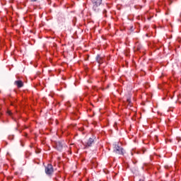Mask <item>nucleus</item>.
Returning <instances> with one entry per match:
<instances>
[{"mask_svg":"<svg viewBox=\"0 0 181 181\" xmlns=\"http://www.w3.org/2000/svg\"><path fill=\"white\" fill-rule=\"evenodd\" d=\"M104 172H105V173H110V171H108V170H104Z\"/></svg>","mask_w":181,"mask_h":181,"instance_id":"nucleus-14","label":"nucleus"},{"mask_svg":"<svg viewBox=\"0 0 181 181\" xmlns=\"http://www.w3.org/2000/svg\"><path fill=\"white\" fill-rule=\"evenodd\" d=\"M113 152L118 155H124V148L119 146L118 144H115L113 148Z\"/></svg>","mask_w":181,"mask_h":181,"instance_id":"nucleus-2","label":"nucleus"},{"mask_svg":"<svg viewBox=\"0 0 181 181\" xmlns=\"http://www.w3.org/2000/svg\"><path fill=\"white\" fill-rule=\"evenodd\" d=\"M53 172H54L53 169V165L52 164H47V165L45 167L46 175L50 176V175L53 174Z\"/></svg>","mask_w":181,"mask_h":181,"instance_id":"nucleus-3","label":"nucleus"},{"mask_svg":"<svg viewBox=\"0 0 181 181\" xmlns=\"http://www.w3.org/2000/svg\"><path fill=\"white\" fill-rule=\"evenodd\" d=\"M127 102L128 103V105H131V98H128Z\"/></svg>","mask_w":181,"mask_h":181,"instance_id":"nucleus-10","label":"nucleus"},{"mask_svg":"<svg viewBox=\"0 0 181 181\" xmlns=\"http://www.w3.org/2000/svg\"><path fill=\"white\" fill-rule=\"evenodd\" d=\"M14 84H16L18 88H21V87L23 86V82L21 80H18V81H16L14 82Z\"/></svg>","mask_w":181,"mask_h":181,"instance_id":"nucleus-5","label":"nucleus"},{"mask_svg":"<svg viewBox=\"0 0 181 181\" xmlns=\"http://www.w3.org/2000/svg\"><path fill=\"white\" fill-rule=\"evenodd\" d=\"M40 152H41V150H40V149L36 148V150H35V153H40Z\"/></svg>","mask_w":181,"mask_h":181,"instance_id":"nucleus-12","label":"nucleus"},{"mask_svg":"<svg viewBox=\"0 0 181 181\" xmlns=\"http://www.w3.org/2000/svg\"><path fill=\"white\" fill-rule=\"evenodd\" d=\"M96 62H98V63L101 64L103 62V57L100 56V54H98L96 56Z\"/></svg>","mask_w":181,"mask_h":181,"instance_id":"nucleus-7","label":"nucleus"},{"mask_svg":"<svg viewBox=\"0 0 181 181\" xmlns=\"http://www.w3.org/2000/svg\"><path fill=\"white\" fill-rule=\"evenodd\" d=\"M21 146H23V143H21Z\"/></svg>","mask_w":181,"mask_h":181,"instance_id":"nucleus-22","label":"nucleus"},{"mask_svg":"<svg viewBox=\"0 0 181 181\" xmlns=\"http://www.w3.org/2000/svg\"><path fill=\"white\" fill-rule=\"evenodd\" d=\"M14 136H13V135H10V136H8V139H10L11 141H12V139H13Z\"/></svg>","mask_w":181,"mask_h":181,"instance_id":"nucleus-11","label":"nucleus"},{"mask_svg":"<svg viewBox=\"0 0 181 181\" xmlns=\"http://www.w3.org/2000/svg\"><path fill=\"white\" fill-rule=\"evenodd\" d=\"M148 87H149V84H147V85L146 86V88H148Z\"/></svg>","mask_w":181,"mask_h":181,"instance_id":"nucleus-19","label":"nucleus"},{"mask_svg":"<svg viewBox=\"0 0 181 181\" xmlns=\"http://www.w3.org/2000/svg\"><path fill=\"white\" fill-rule=\"evenodd\" d=\"M145 152H146V149L142 148L139 151H137L136 153H137V155H139L140 153H145Z\"/></svg>","mask_w":181,"mask_h":181,"instance_id":"nucleus-8","label":"nucleus"},{"mask_svg":"<svg viewBox=\"0 0 181 181\" xmlns=\"http://www.w3.org/2000/svg\"><path fill=\"white\" fill-rule=\"evenodd\" d=\"M54 148H56V149H57L60 152L63 149V144H62L61 141H55Z\"/></svg>","mask_w":181,"mask_h":181,"instance_id":"nucleus-4","label":"nucleus"},{"mask_svg":"<svg viewBox=\"0 0 181 181\" xmlns=\"http://www.w3.org/2000/svg\"><path fill=\"white\" fill-rule=\"evenodd\" d=\"M139 181H144V180H139Z\"/></svg>","mask_w":181,"mask_h":181,"instance_id":"nucleus-24","label":"nucleus"},{"mask_svg":"<svg viewBox=\"0 0 181 181\" xmlns=\"http://www.w3.org/2000/svg\"><path fill=\"white\" fill-rule=\"evenodd\" d=\"M72 22H73V23H74V25L75 26L76 25V23L77 22V18L76 17H74L73 18V20H72Z\"/></svg>","mask_w":181,"mask_h":181,"instance_id":"nucleus-9","label":"nucleus"},{"mask_svg":"<svg viewBox=\"0 0 181 181\" xmlns=\"http://www.w3.org/2000/svg\"><path fill=\"white\" fill-rule=\"evenodd\" d=\"M37 0H31L32 2H36Z\"/></svg>","mask_w":181,"mask_h":181,"instance_id":"nucleus-18","label":"nucleus"},{"mask_svg":"<svg viewBox=\"0 0 181 181\" xmlns=\"http://www.w3.org/2000/svg\"><path fill=\"white\" fill-rule=\"evenodd\" d=\"M0 115H2V113H1V112H0Z\"/></svg>","mask_w":181,"mask_h":181,"instance_id":"nucleus-25","label":"nucleus"},{"mask_svg":"<svg viewBox=\"0 0 181 181\" xmlns=\"http://www.w3.org/2000/svg\"><path fill=\"white\" fill-rule=\"evenodd\" d=\"M134 8H136V9H138V8L136 7V6H135Z\"/></svg>","mask_w":181,"mask_h":181,"instance_id":"nucleus-21","label":"nucleus"},{"mask_svg":"<svg viewBox=\"0 0 181 181\" xmlns=\"http://www.w3.org/2000/svg\"><path fill=\"white\" fill-rule=\"evenodd\" d=\"M145 166H148V164H145Z\"/></svg>","mask_w":181,"mask_h":181,"instance_id":"nucleus-23","label":"nucleus"},{"mask_svg":"<svg viewBox=\"0 0 181 181\" xmlns=\"http://www.w3.org/2000/svg\"><path fill=\"white\" fill-rule=\"evenodd\" d=\"M103 13L105 15V16H107V10H103Z\"/></svg>","mask_w":181,"mask_h":181,"instance_id":"nucleus-13","label":"nucleus"},{"mask_svg":"<svg viewBox=\"0 0 181 181\" xmlns=\"http://www.w3.org/2000/svg\"><path fill=\"white\" fill-rule=\"evenodd\" d=\"M137 162H138L137 160H136V161L133 160V163H134V165H135Z\"/></svg>","mask_w":181,"mask_h":181,"instance_id":"nucleus-17","label":"nucleus"},{"mask_svg":"<svg viewBox=\"0 0 181 181\" xmlns=\"http://www.w3.org/2000/svg\"><path fill=\"white\" fill-rule=\"evenodd\" d=\"M154 139H155L156 141H158V136H154Z\"/></svg>","mask_w":181,"mask_h":181,"instance_id":"nucleus-16","label":"nucleus"},{"mask_svg":"<svg viewBox=\"0 0 181 181\" xmlns=\"http://www.w3.org/2000/svg\"><path fill=\"white\" fill-rule=\"evenodd\" d=\"M11 103V105H13V103H12V101H10Z\"/></svg>","mask_w":181,"mask_h":181,"instance_id":"nucleus-20","label":"nucleus"},{"mask_svg":"<svg viewBox=\"0 0 181 181\" xmlns=\"http://www.w3.org/2000/svg\"><path fill=\"white\" fill-rule=\"evenodd\" d=\"M1 106H0V111H1Z\"/></svg>","mask_w":181,"mask_h":181,"instance_id":"nucleus-26","label":"nucleus"},{"mask_svg":"<svg viewBox=\"0 0 181 181\" xmlns=\"http://www.w3.org/2000/svg\"><path fill=\"white\" fill-rule=\"evenodd\" d=\"M92 4V9L95 11V13L101 11L100 6L103 4V0H90Z\"/></svg>","mask_w":181,"mask_h":181,"instance_id":"nucleus-1","label":"nucleus"},{"mask_svg":"<svg viewBox=\"0 0 181 181\" xmlns=\"http://www.w3.org/2000/svg\"><path fill=\"white\" fill-rule=\"evenodd\" d=\"M8 115H12V112L8 110Z\"/></svg>","mask_w":181,"mask_h":181,"instance_id":"nucleus-15","label":"nucleus"},{"mask_svg":"<svg viewBox=\"0 0 181 181\" xmlns=\"http://www.w3.org/2000/svg\"><path fill=\"white\" fill-rule=\"evenodd\" d=\"M93 143H94V139L89 138L88 143H87V146H92Z\"/></svg>","mask_w":181,"mask_h":181,"instance_id":"nucleus-6","label":"nucleus"}]
</instances>
